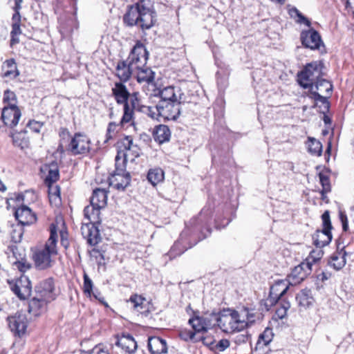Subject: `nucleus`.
I'll return each instance as SVG.
<instances>
[{"label":"nucleus","instance_id":"62","mask_svg":"<svg viewBox=\"0 0 354 354\" xmlns=\"http://www.w3.org/2000/svg\"><path fill=\"white\" fill-rule=\"evenodd\" d=\"M65 236L66 234L63 232H61V244L65 249H67L69 245V242Z\"/></svg>","mask_w":354,"mask_h":354},{"label":"nucleus","instance_id":"29","mask_svg":"<svg viewBox=\"0 0 354 354\" xmlns=\"http://www.w3.org/2000/svg\"><path fill=\"white\" fill-rule=\"evenodd\" d=\"M153 136L155 141L162 144L169 140L171 132L167 126L160 124L155 127L153 131Z\"/></svg>","mask_w":354,"mask_h":354},{"label":"nucleus","instance_id":"59","mask_svg":"<svg viewBox=\"0 0 354 354\" xmlns=\"http://www.w3.org/2000/svg\"><path fill=\"white\" fill-rule=\"evenodd\" d=\"M180 336L182 339L187 341L188 339H193L195 336V333H193L192 331L185 330V331H182L180 333Z\"/></svg>","mask_w":354,"mask_h":354},{"label":"nucleus","instance_id":"2","mask_svg":"<svg viewBox=\"0 0 354 354\" xmlns=\"http://www.w3.org/2000/svg\"><path fill=\"white\" fill-rule=\"evenodd\" d=\"M148 53L145 46L137 44L131 50L126 61L120 62L116 67V75L121 80H129L131 75H134L136 68L147 64Z\"/></svg>","mask_w":354,"mask_h":354},{"label":"nucleus","instance_id":"31","mask_svg":"<svg viewBox=\"0 0 354 354\" xmlns=\"http://www.w3.org/2000/svg\"><path fill=\"white\" fill-rule=\"evenodd\" d=\"M333 86L332 84L324 79H321L315 82L314 84V91L318 93L322 96L327 98L330 95L332 92Z\"/></svg>","mask_w":354,"mask_h":354},{"label":"nucleus","instance_id":"25","mask_svg":"<svg viewBox=\"0 0 354 354\" xmlns=\"http://www.w3.org/2000/svg\"><path fill=\"white\" fill-rule=\"evenodd\" d=\"M145 64L143 66L136 68L134 74L139 83L147 82L148 84L152 83L154 80L155 73L151 68L146 66Z\"/></svg>","mask_w":354,"mask_h":354},{"label":"nucleus","instance_id":"19","mask_svg":"<svg viewBox=\"0 0 354 354\" xmlns=\"http://www.w3.org/2000/svg\"><path fill=\"white\" fill-rule=\"evenodd\" d=\"M97 223H84L81 227L82 234L91 245H97L100 239V234Z\"/></svg>","mask_w":354,"mask_h":354},{"label":"nucleus","instance_id":"17","mask_svg":"<svg viewBox=\"0 0 354 354\" xmlns=\"http://www.w3.org/2000/svg\"><path fill=\"white\" fill-rule=\"evenodd\" d=\"M110 186L118 189L124 190L130 183L131 176L129 173L123 171L118 169L116 165L115 173L109 179Z\"/></svg>","mask_w":354,"mask_h":354},{"label":"nucleus","instance_id":"57","mask_svg":"<svg viewBox=\"0 0 354 354\" xmlns=\"http://www.w3.org/2000/svg\"><path fill=\"white\" fill-rule=\"evenodd\" d=\"M88 354H109L108 351L105 350L100 345L95 346L92 350L88 351Z\"/></svg>","mask_w":354,"mask_h":354},{"label":"nucleus","instance_id":"42","mask_svg":"<svg viewBox=\"0 0 354 354\" xmlns=\"http://www.w3.org/2000/svg\"><path fill=\"white\" fill-rule=\"evenodd\" d=\"M319 181L322 186V190L321 191L322 199H324L325 194L329 192H330V180L327 175L319 173Z\"/></svg>","mask_w":354,"mask_h":354},{"label":"nucleus","instance_id":"18","mask_svg":"<svg viewBox=\"0 0 354 354\" xmlns=\"http://www.w3.org/2000/svg\"><path fill=\"white\" fill-rule=\"evenodd\" d=\"M9 328L15 334L21 336L24 334L27 328V318L24 314L16 313L8 317Z\"/></svg>","mask_w":354,"mask_h":354},{"label":"nucleus","instance_id":"22","mask_svg":"<svg viewBox=\"0 0 354 354\" xmlns=\"http://www.w3.org/2000/svg\"><path fill=\"white\" fill-rule=\"evenodd\" d=\"M48 304V302L35 295L29 301L28 313L34 317H37L46 311Z\"/></svg>","mask_w":354,"mask_h":354},{"label":"nucleus","instance_id":"47","mask_svg":"<svg viewBox=\"0 0 354 354\" xmlns=\"http://www.w3.org/2000/svg\"><path fill=\"white\" fill-rule=\"evenodd\" d=\"M139 93L137 92L133 93L132 94L129 93V104L130 106V109H132L133 111L134 109L137 110L138 106L141 104H140V100L138 98Z\"/></svg>","mask_w":354,"mask_h":354},{"label":"nucleus","instance_id":"32","mask_svg":"<svg viewBox=\"0 0 354 354\" xmlns=\"http://www.w3.org/2000/svg\"><path fill=\"white\" fill-rule=\"evenodd\" d=\"M27 130H24L12 133V138L13 145L21 148V149L28 148L30 145V141L28 136H27Z\"/></svg>","mask_w":354,"mask_h":354},{"label":"nucleus","instance_id":"51","mask_svg":"<svg viewBox=\"0 0 354 354\" xmlns=\"http://www.w3.org/2000/svg\"><path fill=\"white\" fill-rule=\"evenodd\" d=\"M59 136L61 138V140L57 150L61 153H63L65 150L64 147V140L70 137L69 131L66 129L62 128L59 131Z\"/></svg>","mask_w":354,"mask_h":354},{"label":"nucleus","instance_id":"36","mask_svg":"<svg viewBox=\"0 0 354 354\" xmlns=\"http://www.w3.org/2000/svg\"><path fill=\"white\" fill-rule=\"evenodd\" d=\"M346 252H340L337 254H333L331 257L330 265L333 267L335 270H340L346 264Z\"/></svg>","mask_w":354,"mask_h":354},{"label":"nucleus","instance_id":"34","mask_svg":"<svg viewBox=\"0 0 354 354\" xmlns=\"http://www.w3.org/2000/svg\"><path fill=\"white\" fill-rule=\"evenodd\" d=\"M164 178L165 173L160 167L151 168L148 171L147 179L153 186L162 182Z\"/></svg>","mask_w":354,"mask_h":354},{"label":"nucleus","instance_id":"43","mask_svg":"<svg viewBox=\"0 0 354 354\" xmlns=\"http://www.w3.org/2000/svg\"><path fill=\"white\" fill-rule=\"evenodd\" d=\"M323 256V252L321 250H313L309 256L306 259L304 262L309 263V268H312L313 264L319 261Z\"/></svg>","mask_w":354,"mask_h":354},{"label":"nucleus","instance_id":"1","mask_svg":"<svg viewBox=\"0 0 354 354\" xmlns=\"http://www.w3.org/2000/svg\"><path fill=\"white\" fill-rule=\"evenodd\" d=\"M156 12L150 0H139L129 7L124 16V21L127 26H138L142 30L151 28L156 21Z\"/></svg>","mask_w":354,"mask_h":354},{"label":"nucleus","instance_id":"56","mask_svg":"<svg viewBox=\"0 0 354 354\" xmlns=\"http://www.w3.org/2000/svg\"><path fill=\"white\" fill-rule=\"evenodd\" d=\"M201 339L204 345L209 346L210 349L212 350V347L215 344V340L212 337H201Z\"/></svg>","mask_w":354,"mask_h":354},{"label":"nucleus","instance_id":"10","mask_svg":"<svg viewBox=\"0 0 354 354\" xmlns=\"http://www.w3.org/2000/svg\"><path fill=\"white\" fill-rule=\"evenodd\" d=\"M189 324L196 332H205L215 326H218V314H205L201 317L196 316L189 320Z\"/></svg>","mask_w":354,"mask_h":354},{"label":"nucleus","instance_id":"50","mask_svg":"<svg viewBox=\"0 0 354 354\" xmlns=\"http://www.w3.org/2000/svg\"><path fill=\"white\" fill-rule=\"evenodd\" d=\"M323 222V230L326 232H330L332 229V225L330 218V214L328 211H325L322 216Z\"/></svg>","mask_w":354,"mask_h":354},{"label":"nucleus","instance_id":"12","mask_svg":"<svg viewBox=\"0 0 354 354\" xmlns=\"http://www.w3.org/2000/svg\"><path fill=\"white\" fill-rule=\"evenodd\" d=\"M300 39L303 46L311 50H319L321 52L324 50V45L321 36L314 29L304 30L301 32Z\"/></svg>","mask_w":354,"mask_h":354},{"label":"nucleus","instance_id":"27","mask_svg":"<svg viewBox=\"0 0 354 354\" xmlns=\"http://www.w3.org/2000/svg\"><path fill=\"white\" fill-rule=\"evenodd\" d=\"M313 243L317 248H322L327 245L332 240L331 232L323 230H317L313 236Z\"/></svg>","mask_w":354,"mask_h":354},{"label":"nucleus","instance_id":"63","mask_svg":"<svg viewBox=\"0 0 354 354\" xmlns=\"http://www.w3.org/2000/svg\"><path fill=\"white\" fill-rule=\"evenodd\" d=\"M12 24H19L21 21V15L19 12H15L12 16Z\"/></svg>","mask_w":354,"mask_h":354},{"label":"nucleus","instance_id":"11","mask_svg":"<svg viewBox=\"0 0 354 354\" xmlns=\"http://www.w3.org/2000/svg\"><path fill=\"white\" fill-rule=\"evenodd\" d=\"M90 144L89 139L85 135L77 133L71 139L66 149L74 156L86 154L90 150Z\"/></svg>","mask_w":354,"mask_h":354},{"label":"nucleus","instance_id":"21","mask_svg":"<svg viewBox=\"0 0 354 354\" xmlns=\"http://www.w3.org/2000/svg\"><path fill=\"white\" fill-rule=\"evenodd\" d=\"M15 215L16 219L22 225H30L36 221L35 214L32 213L31 209L26 205H21L17 208L15 211Z\"/></svg>","mask_w":354,"mask_h":354},{"label":"nucleus","instance_id":"38","mask_svg":"<svg viewBox=\"0 0 354 354\" xmlns=\"http://www.w3.org/2000/svg\"><path fill=\"white\" fill-rule=\"evenodd\" d=\"M272 337L273 333L272 329L267 328L259 335L257 345L259 346H267L272 340Z\"/></svg>","mask_w":354,"mask_h":354},{"label":"nucleus","instance_id":"35","mask_svg":"<svg viewBox=\"0 0 354 354\" xmlns=\"http://www.w3.org/2000/svg\"><path fill=\"white\" fill-rule=\"evenodd\" d=\"M49 201L52 205L57 207L61 205L60 189L57 185H49Z\"/></svg>","mask_w":354,"mask_h":354},{"label":"nucleus","instance_id":"39","mask_svg":"<svg viewBox=\"0 0 354 354\" xmlns=\"http://www.w3.org/2000/svg\"><path fill=\"white\" fill-rule=\"evenodd\" d=\"M144 301H145V299L136 294L131 295L128 301L133 304V309L138 313H142L144 308Z\"/></svg>","mask_w":354,"mask_h":354},{"label":"nucleus","instance_id":"37","mask_svg":"<svg viewBox=\"0 0 354 354\" xmlns=\"http://www.w3.org/2000/svg\"><path fill=\"white\" fill-rule=\"evenodd\" d=\"M308 151L314 156H319L322 152V143L313 138H308Z\"/></svg>","mask_w":354,"mask_h":354},{"label":"nucleus","instance_id":"40","mask_svg":"<svg viewBox=\"0 0 354 354\" xmlns=\"http://www.w3.org/2000/svg\"><path fill=\"white\" fill-rule=\"evenodd\" d=\"M137 110L153 119H157L158 117V104L155 106L140 105Z\"/></svg>","mask_w":354,"mask_h":354},{"label":"nucleus","instance_id":"52","mask_svg":"<svg viewBox=\"0 0 354 354\" xmlns=\"http://www.w3.org/2000/svg\"><path fill=\"white\" fill-rule=\"evenodd\" d=\"M84 292L89 296L93 292V282L86 273L84 274Z\"/></svg>","mask_w":354,"mask_h":354},{"label":"nucleus","instance_id":"16","mask_svg":"<svg viewBox=\"0 0 354 354\" xmlns=\"http://www.w3.org/2000/svg\"><path fill=\"white\" fill-rule=\"evenodd\" d=\"M20 117L21 111L16 104L6 106L2 110L1 119L5 125L8 127H15L18 124Z\"/></svg>","mask_w":354,"mask_h":354},{"label":"nucleus","instance_id":"44","mask_svg":"<svg viewBox=\"0 0 354 354\" xmlns=\"http://www.w3.org/2000/svg\"><path fill=\"white\" fill-rule=\"evenodd\" d=\"M239 314L244 315V322L245 324V328L248 327L249 324H252L254 322L255 315L253 312L250 310L248 308H245L241 309L239 311Z\"/></svg>","mask_w":354,"mask_h":354},{"label":"nucleus","instance_id":"55","mask_svg":"<svg viewBox=\"0 0 354 354\" xmlns=\"http://www.w3.org/2000/svg\"><path fill=\"white\" fill-rule=\"evenodd\" d=\"M292 11L294 12L298 17L299 23H304L308 26H310V22L309 21V20L307 18H306L297 8H293Z\"/></svg>","mask_w":354,"mask_h":354},{"label":"nucleus","instance_id":"9","mask_svg":"<svg viewBox=\"0 0 354 354\" xmlns=\"http://www.w3.org/2000/svg\"><path fill=\"white\" fill-rule=\"evenodd\" d=\"M290 285L287 279L276 281L270 287V295L266 300V307H272L279 301L287 300L284 295L287 292Z\"/></svg>","mask_w":354,"mask_h":354},{"label":"nucleus","instance_id":"13","mask_svg":"<svg viewBox=\"0 0 354 354\" xmlns=\"http://www.w3.org/2000/svg\"><path fill=\"white\" fill-rule=\"evenodd\" d=\"M35 295L50 303L56 297L53 279L48 278L39 282L35 290Z\"/></svg>","mask_w":354,"mask_h":354},{"label":"nucleus","instance_id":"48","mask_svg":"<svg viewBox=\"0 0 354 354\" xmlns=\"http://www.w3.org/2000/svg\"><path fill=\"white\" fill-rule=\"evenodd\" d=\"M230 345V341L227 339H222L219 342H216L214 346L212 347V351H224Z\"/></svg>","mask_w":354,"mask_h":354},{"label":"nucleus","instance_id":"28","mask_svg":"<svg viewBox=\"0 0 354 354\" xmlns=\"http://www.w3.org/2000/svg\"><path fill=\"white\" fill-rule=\"evenodd\" d=\"M102 207H98L91 203L90 205L85 207L84 209V217L86 218L89 223H100V209Z\"/></svg>","mask_w":354,"mask_h":354},{"label":"nucleus","instance_id":"46","mask_svg":"<svg viewBox=\"0 0 354 354\" xmlns=\"http://www.w3.org/2000/svg\"><path fill=\"white\" fill-rule=\"evenodd\" d=\"M118 125L115 122H110L109 124L106 133L105 142H109V140L113 139L115 136L118 133Z\"/></svg>","mask_w":354,"mask_h":354},{"label":"nucleus","instance_id":"30","mask_svg":"<svg viewBox=\"0 0 354 354\" xmlns=\"http://www.w3.org/2000/svg\"><path fill=\"white\" fill-rule=\"evenodd\" d=\"M90 202L92 205L104 208L107 203V192L100 188L94 189Z\"/></svg>","mask_w":354,"mask_h":354},{"label":"nucleus","instance_id":"60","mask_svg":"<svg viewBox=\"0 0 354 354\" xmlns=\"http://www.w3.org/2000/svg\"><path fill=\"white\" fill-rule=\"evenodd\" d=\"M21 30L20 28V24H12V31L11 35H13L14 36H19L21 35Z\"/></svg>","mask_w":354,"mask_h":354},{"label":"nucleus","instance_id":"23","mask_svg":"<svg viewBox=\"0 0 354 354\" xmlns=\"http://www.w3.org/2000/svg\"><path fill=\"white\" fill-rule=\"evenodd\" d=\"M148 348L151 354H165L167 353L166 341L159 337H149Z\"/></svg>","mask_w":354,"mask_h":354},{"label":"nucleus","instance_id":"33","mask_svg":"<svg viewBox=\"0 0 354 354\" xmlns=\"http://www.w3.org/2000/svg\"><path fill=\"white\" fill-rule=\"evenodd\" d=\"M296 300L297 301L299 306L304 308L309 307L314 301L311 290L306 288L301 290L297 295Z\"/></svg>","mask_w":354,"mask_h":354},{"label":"nucleus","instance_id":"14","mask_svg":"<svg viewBox=\"0 0 354 354\" xmlns=\"http://www.w3.org/2000/svg\"><path fill=\"white\" fill-rule=\"evenodd\" d=\"M10 288L15 295L22 300L27 299L32 291L30 281L25 275H22L17 279Z\"/></svg>","mask_w":354,"mask_h":354},{"label":"nucleus","instance_id":"41","mask_svg":"<svg viewBox=\"0 0 354 354\" xmlns=\"http://www.w3.org/2000/svg\"><path fill=\"white\" fill-rule=\"evenodd\" d=\"M277 304L279 307L276 310V315L279 319H282L286 317L287 311L290 308V303L288 300H282L279 301Z\"/></svg>","mask_w":354,"mask_h":354},{"label":"nucleus","instance_id":"7","mask_svg":"<svg viewBox=\"0 0 354 354\" xmlns=\"http://www.w3.org/2000/svg\"><path fill=\"white\" fill-rule=\"evenodd\" d=\"M117 156H115V165H118L120 160L122 163L127 161V158H133L140 156V149L137 145L133 144V138L131 136H125L120 139L116 143Z\"/></svg>","mask_w":354,"mask_h":354},{"label":"nucleus","instance_id":"20","mask_svg":"<svg viewBox=\"0 0 354 354\" xmlns=\"http://www.w3.org/2000/svg\"><path fill=\"white\" fill-rule=\"evenodd\" d=\"M160 95L161 97L160 101H181L183 100V93L178 87L169 86L163 88L162 90L158 91V93L155 95Z\"/></svg>","mask_w":354,"mask_h":354},{"label":"nucleus","instance_id":"58","mask_svg":"<svg viewBox=\"0 0 354 354\" xmlns=\"http://www.w3.org/2000/svg\"><path fill=\"white\" fill-rule=\"evenodd\" d=\"M17 268L22 272H25L30 268V264L26 261H17L15 263Z\"/></svg>","mask_w":354,"mask_h":354},{"label":"nucleus","instance_id":"6","mask_svg":"<svg viewBox=\"0 0 354 354\" xmlns=\"http://www.w3.org/2000/svg\"><path fill=\"white\" fill-rule=\"evenodd\" d=\"M112 94L118 104L124 105V113L120 121L121 125L131 122L133 116L132 109L129 104V92L126 86L121 82H116L112 88Z\"/></svg>","mask_w":354,"mask_h":354},{"label":"nucleus","instance_id":"15","mask_svg":"<svg viewBox=\"0 0 354 354\" xmlns=\"http://www.w3.org/2000/svg\"><path fill=\"white\" fill-rule=\"evenodd\" d=\"M311 270L312 268H309V263L303 261L292 269L286 279L291 286H295L303 281L310 274Z\"/></svg>","mask_w":354,"mask_h":354},{"label":"nucleus","instance_id":"5","mask_svg":"<svg viewBox=\"0 0 354 354\" xmlns=\"http://www.w3.org/2000/svg\"><path fill=\"white\" fill-rule=\"evenodd\" d=\"M244 315L231 308L223 309L218 313V327L225 333L239 332L245 328Z\"/></svg>","mask_w":354,"mask_h":354},{"label":"nucleus","instance_id":"8","mask_svg":"<svg viewBox=\"0 0 354 354\" xmlns=\"http://www.w3.org/2000/svg\"><path fill=\"white\" fill-rule=\"evenodd\" d=\"M183 100L169 102L160 101L158 104V117L160 116L165 120H176L181 113Z\"/></svg>","mask_w":354,"mask_h":354},{"label":"nucleus","instance_id":"26","mask_svg":"<svg viewBox=\"0 0 354 354\" xmlns=\"http://www.w3.org/2000/svg\"><path fill=\"white\" fill-rule=\"evenodd\" d=\"M19 75L17 64L14 59L6 60L2 65V76L12 80Z\"/></svg>","mask_w":354,"mask_h":354},{"label":"nucleus","instance_id":"45","mask_svg":"<svg viewBox=\"0 0 354 354\" xmlns=\"http://www.w3.org/2000/svg\"><path fill=\"white\" fill-rule=\"evenodd\" d=\"M3 102L5 104H8V106H10L12 104H16L17 97L13 91L6 90L3 93Z\"/></svg>","mask_w":354,"mask_h":354},{"label":"nucleus","instance_id":"3","mask_svg":"<svg viewBox=\"0 0 354 354\" xmlns=\"http://www.w3.org/2000/svg\"><path fill=\"white\" fill-rule=\"evenodd\" d=\"M322 64L317 62H312L307 64L305 68L299 73V82L302 87L310 88L315 100L320 102L323 104L324 108L328 110L329 109V103L326 101V97L314 91V84L322 79Z\"/></svg>","mask_w":354,"mask_h":354},{"label":"nucleus","instance_id":"61","mask_svg":"<svg viewBox=\"0 0 354 354\" xmlns=\"http://www.w3.org/2000/svg\"><path fill=\"white\" fill-rule=\"evenodd\" d=\"M93 296L97 299L100 303L104 304L105 306H108L107 304L105 302L104 297H102L100 294V292L97 290H95L91 293Z\"/></svg>","mask_w":354,"mask_h":354},{"label":"nucleus","instance_id":"54","mask_svg":"<svg viewBox=\"0 0 354 354\" xmlns=\"http://www.w3.org/2000/svg\"><path fill=\"white\" fill-rule=\"evenodd\" d=\"M339 216L342 225L343 231L347 232L348 230V223L346 214L344 212L340 211Z\"/></svg>","mask_w":354,"mask_h":354},{"label":"nucleus","instance_id":"24","mask_svg":"<svg viewBox=\"0 0 354 354\" xmlns=\"http://www.w3.org/2000/svg\"><path fill=\"white\" fill-rule=\"evenodd\" d=\"M116 345L129 354L134 353L137 348V343L130 335H122L118 339Z\"/></svg>","mask_w":354,"mask_h":354},{"label":"nucleus","instance_id":"53","mask_svg":"<svg viewBox=\"0 0 354 354\" xmlns=\"http://www.w3.org/2000/svg\"><path fill=\"white\" fill-rule=\"evenodd\" d=\"M42 127V123L37 121H30L28 124V128L35 133H39Z\"/></svg>","mask_w":354,"mask_h":354},{"label":"nucleus","instance_id":"49","mask_svg":"<svg viewBox=\"0 0 354 354\" xmlns=\"http://www.w3.org/2000/svg\"><path fill=\"white\" fill-rule=\"evenodd\" d=\"M59 178V171L58 169H50L48 175L46 177L45 183L49 186V185H53V183Z\"/></svg>","mask_w":354,"mask_h":354},{"label":"nucleus","instance_id":"64","mask_svg":"<svg viewBox=\"0 0 354 354\" xmlns=\"http://www.w3.org/2000/svg\"><path fill=\"white\" fill-rule=\"evenodd\" d=\"M346 8L349 9L354 15V0H347Z\"/></svg>","mask_w":354,"mask_h":354},{"label":"nucleus","instance_id":"4","mask_svg":"<svg viewBox=\"0 0 354 354\" xmlns=\"http://www.w3.org/2000/svg\"><path fill=\"white\" fill-rule=\"evenodd\" d=\"M57 228L55 223L50 225V236L43 248L37 250L33 255L35 263L39 269H46L51 266V257L57 254Z\"/></svg>","mask_w":354,"mask_h":354}]
</instances>
